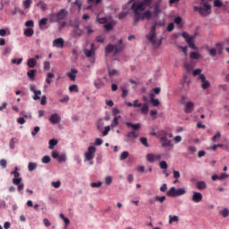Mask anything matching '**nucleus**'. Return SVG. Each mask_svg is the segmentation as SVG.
<instances>
[{
    "label": "nucleus",
    "instance_id": "obj_1",
    "mask_svg": "<svg viewBox=\"0 0 229 229\" xmlns=\"http://www.w3.org/2000/svg\"><path fill=\"white\" fill-rule=\"evenodd\" d=\"M152 3L153 0H141L139 3L134 2L131 4V9L133 10L134 13V26L137 22H139V21H144L145 19L149 21V19H151V11L147 10L144 12V10H146V8H149Z\"/></svg>",
    "mask_w": 229,
    "mask_h": 229
},
{
    "label": "nucleus",
    "instance_id": "obj_2",
    "mask_svg": "<svg viewBox=\"0 0 229 229\" xmlns=\"http://www.w3.org/2000/svg\"><path fill=\"white\" fill-rule=\"evenodd\" d=\"M162 26H164V21H156L151 27L149 33L146 36V38L154 46L155 49L162 46V40H157V28Z\"/></svg>",
    "mask_w": 229,
    "mask_h": 229
},
{
    "label": "nucleus",
    "instance_id": "obj_3",
    "mask_svg": "<svg viewBox=\"0 0 229 229\" xmlns=\"http://www.w3.org/2000/svg\"><path fill=\"white\" fill-rule=\"evenodd\" d=\"M67 10L60 9L57 13H52L48 15V21L51 24L54 22H60L61 21H65L67 17Z\"/></svg>",
    "mask_w": 229,
    "mask_h": 229
},
{
    "label": "nucleus",
    "instance_id": "obj_4",
    "mask_svg": "<svg viewBox=\"0 0 229 229\" xmlns=\"http://www.w3.org/2000/svg\"><path fill=\"white\" fill-rule=\"evenodd\" d=\"M124 49V43H123V39H120L118 41V44L112 45L108 44L106 47V55H110V53H114V55H117V53H121Z\"/></svg>",
    "mask_w": 229,
    "mask_h": 229
},
{
    "label": "nucleus",
    "instance_id": "obj_5",
    "mask_svg": "<svg viewBox=\"0 0 229 229\" xmlns=\"http://www.w3.org/2000/svg\"><path fill=\"white\" fill-rule=\"evenodd\" d=\"M160 142L162 148L173 147V142L171 141V140L167 139V132H163V135L160 137Z\"/></svg>",
    "mask_w": 229,
    "mask_h": 229
},
{
    "label": "nucleus",
    "instance_id": "obj_6",
    "mask_svg": "<svg viewBox=\"0 0 229 229\" xmlns=\"http://www.w3.org/2000/svg\"><path fill=\"white\" fill-rule=\"evenodd\" d=\"M96 154V147L89 146L88 151L85 153V160L90 161L94 160V155Z\"/></svg>",
    "mask_w": 229,
    "mask_h": 229
},
{
    "label": "nucleus",
    "instance_id": "obj_7",
    "mask_svg": "<svg viewBox=\"0 0 229 229\" xmlns=\"http://www.w3.org/2000/svg\"><path fill=\"white\" fill-rule=\"evenodd\" d=\"M211 10H212V6L207 3H204V5L203 7H201V10H200V15L202 17H207V15H210L212 12Z\"/></svg>",
    "mask_w": 229,
    "mask_h": 229
},
{
    "label": "nucleus",
    "instance_id": "obj_8",
    "mask_svg": "<svg viewBox=\"0 0 229 229\" xmlns=\"http://www.w3.org/2000/svg\"><path fill=\"white\" fill-rule=\"evenodd\" d=\"M147 161L153 163V162H158L161 160L162 156H160V154H153V153H149L146 156Z\"/></svg>",
    "mask_w": 229,
    "mask_h": 229
},
{
    "label": "nucleus",
    "instance_id": "obj_9",
    "mask_svg": "<svg viewBox=\"0 0 229 229\" xmlns=\"http://www.w3.org/2000/svg\"><path fill=\"white\" fill-rule=\"evenodd\" d=\"M199 79L201 81V87H202L203 90H207V89L210 88V81H207V77H205L204 74H200L199 76Z\"/></svg>",
    "mask_w": 229,
    "mask_h": 229
},
{
    "label": "nucleus",
    "instance_id": "obj_10",
    "mask_svg": "<svg viewBox=\"0 0 229 229\" xmlns=\"http://www.w3.org/2000/svg\"><path fill=\"white\" fill-rule=\"evenodd\" d=\"M139 137V134L135 131H131L128 132L124 137V142H131V139H137Z\"/></svg>",
    "mask_w": 229,
    "mask_h": 229
},
{
    "label": "nucleus",
    "instance_id": "obj_11",
    "mask_svg": "<svg viewBox=\"0 0 229 229\" xmlns=\"http://www.w3.org/2000/svg\"><path fill=\"white\" fill-rule=\"evenodd\" d=\"M191 200L193 203H200V201H203V194H201V192L193 191Z\"/></svg>",
    "mask_w": 229,
    "mask_h": 229
},
{
    "label": "nucleus",
    "instance_id": "obj_12",
    "mask_svg": "<svg viewBox=\"0 0 229 229\" xmlns=\"http://www.w3.org/2000/svg\"><path fill=\"white\" fill-rule=\"evenodd\" d=\"M47 21H49V18H42L41 20L38 21V28H39V30L44 31L45 30H47V28H49L47 26Z\"/></svg>",
    "mask_w": 229,
    "mask_h": 229
},
{
    "label": "nucleus",
    "instance_id": "obj_13",
    "mask_svg": "<svg viewBox=\"0 0 229 229\" xmlns=\"http://www.w3.org/2000/svg\"><path fill=\"white\" fill-rule=\"evenodd\" d=\"M64 44H65V41L62 38H58L53 41V47H59V49H64Z\"/></svg>",
    "mask_w": 229,
    "mask_h": 229
},
{
    "label": "nucleus",
    "instance_id": "obj_14",
    "mask_svg": "<svg viewBox=\"0 0 229 229\" xmlns=\"http://www.w3.org/2000/svg\"><path fill=\"white\" fill-rule=\"evenodd\" d=\"M61 121L60 115H58V114L55 113L53 114L50 115L49 117V122L52 124H58Z\"/></svg>",
    "mask_w": 229,
    "mask_h": 229
},
{
    "label": "nucleus",
    "instance_id": "obj_15",
    "mask_svg": "<svg viewBox=\"0 0 229 229\" xmlns=\"http://www.w3.org/2000/svg\"><path fill=\"white\" fill-rule=\"evenodd\" d=\"M194 110V104L193 102H186L184 112L185 114H192Z\"/></svg>",
    "mask_w": 229,
    "mask_h": 229
},
{
    "label": "nucleus",
    "instance_id": "obj_16",
    "mask_svg": "<svg viewBox=\"0 0 229 229\" xmlns=\"http://www.w3.org/2000/svg\"><path fill=\"white\" fill-rule=\"evenodd\" d=\"M149 98H150V103H151L152 106H160V100H158V98H155V94L150 93Z\"/></svg>",
    "mask_w": 229,
    "mask_h": 229
},
{
    "label": "nucleus",
    "instance_id": "obj_17",
    "mask_svg": "<svg viewBox=\"0 0 229 229\" xmlns=\"http://www.w3.org/2000/svg\"><path fill=\"white\" fill-rule=\"evenodd\" d=\"M81 35H83V30H81V29H80V25H75V29L73 30V37L75 38H80V37H81Z\"/></svg>",
    "mask_w": 229,
    "mask_h": 229
},
{
    "label": "nucleus",
    "instance_id": "obj_18",
    "mask_svg": "<svg viewBox=\"0 0 229 229\" xmlns=\"http://www.w3.org/2000/svg\"><path fill=\"white\" fill-rule=\"evenodd\" d=\"M196 189H198V191H205V189H207V182H205L203 181L197 182Z\"/></svg>",
    "mask_w": 229,
    "mask_h": 229
},
{
    "label": "nucleus",
    "instance_id": "obj_19",
    "mask_svg": "<svg viewBox=\"0 0 229 229\" xmlns=\"http://www.w3.org/2000/svg\"><path fill=\"white\" fill-rule=\"evenodd\" d=\"M76 74H78V70L72 69L71 72L68 73V77L70 78L71 81H76Z\"/></svg>",
    "mask_w": 229,
    "mask_h": 229
},
{
    "label": "nucleus",
    "instance_id": "obj_20",
    "mask_svg": "<svg viewBox=\"0 0 229 229\" xmlns=\"http://www.w3.org/2000/svg\"><path fill=\"white\" fill-rule=\"evenodd\" d=\"M27 65L28 67H30V69H35V67H37V60H35V58H30L27 61Z\"/></svg>",
    "mask_w": 229,
    "mask_h": 229
},
{
    "label": "nucleus",
    "instance_id": "obj_21",
    "mask_svg": "<svg viewBox=\"0 0 229 229\" xmlns=\"http://www.w3.org/2000/svg\"><path fill=\"white\" fill-rule=\"evenodd\" d=\"M119 119H121V115L114 117L113 121L111 122V128H117V126H119Z\"/></svg>",
    "mask_w": 229,
    "mask_h": 229
},
{
    "label": "nucleus",
    "instance_id": "obj_22",
    "mask_svg": "<svg viewBox=\"0 0 229 229\" xmlns=\"http://www.w3.org/2000/svg\"><path fill=\"white\" fill-rule=\"evenodd\" d=\"M27 76L31 81L35 80V76H37V70H30L27 72Z\"/></svg>",
    "mask_w": 229,
    "mask_h": 229
},
{
    "label": "nucleus",
    "instance_id": "obj_23",
    "mask_svg": "<svg viewBox=\"0 0 229 229\" xmlns=\"http://www.w3.org/2000/svg\"><path fill=\"white\" fill-rule=\"evenodd\" d=\"M186 44H188L189 47H191V49H197L196 45L194 44V37L188 38L186 40Z\"/></svg>",
    "mask_w": 229,
    "mask_h": 229
},
{
    "label": "nucleus",
    "instance_id": "obj_24",
    "mask_svg": "<svg viewBox=\"0 0 229 229\" xmlns=\"http://www.w3.org/2000/svg\"><path fill=\"white\" fill-rule=\"evenodd\" d=\"M169 225H173V223H178L180 221V217L178 216L169 215Z\"/></svg>",
    "mask_w": 229,
    "mask_h": 229
},
{
    "label": "nucleus",
    "instance_id": "obj_25",
    "mask_svg": "<svg viewBox=\"0 0 229 229\" xmlns=\"http://www.w3.org/2000/svg\"><path fill=\"white\" fill-rule=\"evenodd\" d=\"M166 196H169L170 198H176V188L172 187L167 192Z\"/></svg>",
    "mask_w": 229,
    "mask_h": 229
},
{
    "label": "nucleus",
    "instance_id": "obj_26",
    "mask_svg": "<svg viewBox=\"0 0 229 229\" xmlns=\"http://www.w3.org/2000/svg\"><path fill=\"white\" fill-rule=\"evenodd\" d=\"M37 6L42 10V12H46L47 10V4H46L44 1H39L37 4Z\"/></svg>",
    "mask_w": 229,
    "mask_h": 229
},
{
    "label": "nucleus",
    "instance_id": "obj_27",
    "mask_svg": "<svg viewBox=\"0 0 229 229\" xmlns=\"http://www.w3.org/2000/svg\"><path fill=\"white\" fill-rule=\"evenodd\" d=\"M126 126L128 128H132V130H139L140 128V123H131L130 122H126L125 123Z\"/></svg>",
    "mask_w": 229,
    "mask_h": 229
},
{
    "label": "nucleus",
    "instance_id": "obj_28",
    "mask_svg": "<svg viewBox=\"0 0 229 229\" xmlns=\"http://www.w3.org/2000/svg\"><path fill=\"white\" fill-rule=\"evenodd\" d=\"M34 33L35 31L31 28H28L23 31V35H25V37H33Z\"/></svg>",
    "mask_w": 229,
    "mask_h": 229
},
{
    "label": "nucleus",
    "instance_id": "obj_29",
    "mask_svg": "<svg viewBox=\"0 0 229 229\" xmlns=\"http://www.w3.org/2000/svg\"><path fill=\"white\" fill-rule=\"evenodd\" d=\"M140 112L143 115H148V113L149 112V106H148V104L141 105Z\"/></svg>",
    "mask_w": 229,
    "mask_h": 229
},
{
    "label": "nucleus",
    "instance_id": "obj_30",
    "mask_svg": "<svg viewBox=\"0 0 229 229\" xmlns=\"http://www.w3.org/2000/svg\"><path fill=\"white\" fill-rule=\"evenodd\" d=\"M17 142H19L17 138H12L9 143L10 149H15V144H17Z\"/></svg>",
    "mask_w": 229,
    "mask_h": 229
},
{
    "label": "nucleus",
    "instance_id": "obj_31",
    "mask_svg": "<svg viewBox=\"0 0 229 229\" xmlns=\"http://www.w3.org/2000/svg\"><path fill=\"white\" fill-rule=\"evenodd\" d=\"M37 166H38L37 163L30 162L28 165V169L30 173L35 171L37 169Z\"/></svg>",
    "mask_w": 229,
    "mask_h": 229
},
{
    "label": "nucleus",
    "instance_id": "obj_32",
    "mask_svg": "<svg viewBox=\"0 0 229 229\" xmlns=\"http://www.w3.org/2000/svg\"><path fill=\"white\" fill-rule=\"evenodd\" d=\"M48 144H49V146H48L49 149H54L55 146H56V144H58V140L52 139L48 141Z\"/></svg>",
    "mask_w": 229,
    "mask_h": 229
},
{
    "label": "nucleus",
    "instance_id": "obj_33",
    "mask_svg": "<svg viewBox=\"0 0 229 229\" xmlns=\"http://www.w3.org/2000/svg\"><path fill=\"white\" fill-rule=\"evenodd\" d=\"M114 26H115V23H114V21H111V22L104 25V28L106 31H110V30H114Z\"/></svg>",
    "mask_w": 229,
    "mask_h": 229
},
{
    "label": "nucleus",
    "instance_id": "obj_34",
    "mask_svg": "<svg viewBox=\"0 0 229 229\" xmlns=\"http://www.w3.org/2000/svg\"><path fill=\"white\" fill-rule=\"evenodd\" d=\"M128 157H130V152L129 151H123L121 153L120 157H119V160H126V158H128Z\"/></svg>",
    "mask_w": 229,
    "mask_h": 229
},
{
    "label": "nucleus",
    "instance_id": "obj_35",
    "mask_svg": "<svg viewBox=\"0 0 229 229\" xmlns=\"http://www.w3.org/2000/svg\"><path fill=\"white\" fill-rule=\"evenodd\" d=\"M191 83V81H187V75H183V79L182 81V87H185L187 85V89H185V90H187L189 89V84Z\"/></svg>",
    "mask_w": 229,
    "mask_h": 229
},
{
    "label": "nucleus",
    "instance_id": "obj_36",
    "mask_svg": "<svg viewBox=\"0 0 229 229\" xmlns=\"http://www.w3.org/2000/svg\"><path fill=\"white\" fill-rule=\"evenodd\" d=\"M40 96H42V91L40 89H38V91L34 92V101H38V99H40Z\"/></svg>",
    "mask_w": 229,
    "mask_h": 229
},
{
    "label": "nucleus",
    "instance_id": "obj_37",
    "mask_svg": "<svg viewBox=\"0 0 229 229\" xmlns=\"http://www.w3.org/2000/svg\"><path fill=\"white\" fill-rule=\"evenodd\" d=\"M187 191L185 188H179L176 190V196H183V194H186Z\"/></svg>",
    "mask_w": 229,
    "mask_h": 229
},
{
    "label": "nucleus",
    "instance_id": "obj_38",
    "mask_svg": "<svg viewBox=\"0 0 229 229\" xmlns=\"http://www.w3.org/2000/svg\"><path fill=\"white\" fill-rule=\"evenodd\" d=\"M221 139V132H216L215 136L212 137L211 141L212 142H217Z\"/></svg>",
    "mask_w": 229,
    "mask_h": 229
},
{
    "label": "nucleus",
    "instance_id": "obj_39",
    "mask_svg": "<svg viewBox=\"0 0 229 229\" xmlns=\"http://www.w3.org/2000/svg\"><path fill=\"white\" fill-rule=\"evenodd\" d=\"M55 78V74L52 72L47 73V78H46V82L47 85H51V79Z\"/></svg>",
    "mask_w": 229,
    "mask_h": 229
},
{
    "label": "nucleus",
    "instance_id": "obj_40",
    "mask_svg": "<svg viewBox=\"0 0 229 229\" xmlns=\"http://www.w3.org/2000/svg\"><path fill=\"white\" fill-rule=\"evenodd\" d=\"M97 21L99 22V24H106V22H108L106 17L99 18V15L97 16Z\"/></svg>",
    "mask_w": 229,
    "mask_h": 229
},
{
    "label": "nucleus",
    "instance_id": "obj_41",
    "mask_svg": "<svg viewBox=\"0 0 229 229\" xmlns=\"http://www.w3.org/2000/svg\"><path fill=\"white\" fill-rule=\"evenodd\" d=\"M190 57L191 60H199V54L198 52H191Z\"/></svg>",
    "mask_w": 229,
    "mask_h": 229
},
{
    "label": "nucleus",
    "instance_id": "obj_42",
    "mask_svg": "<svg viewBox=\"0 0 229 229\" xmlns=\"http://www.w3.org/2000/svg\"><path fill=\"white\" fill-rule=\"evenodd\" d=\"M140 142L145 146V148H149V144L148 143V138L141 137L140 139Z\"/></svg>",
    "mask_w": 229,
    "mask_h": 229
},
{
    "label": "nucleus",
    "instance_id": "obj_43",
    "mask_svg": "<svg viewBox=\"0 0 229 229\" xmlns=\"http://www.w3.org/2000/svg\"><path fill=\"white\" fill-rule=\"evenodd\" d=\"M94 86L96 87V89H101V87L105 86V83L102 81H96L94 82Z\"/></svg>",
    "mask_w": 229,
    "mask_h": 229
},
{
    "label": "nucleus",
    "instance_id": "obj_44",
    "mask_svg": "<svg viewBox=\"0 0 229 229\" xmlns=\"http://www.w3.org/2000/svg\"><path fill=\"white\" fill-rule=\"evenodd\" d=\"M216 51H217L218 55H222L223 54V44L216 43Z\"/></svg>",
    "mask_w": 229,
    "mask_h": 229
},
{
    "label": "nucleus",
    "instance_id": "obj_45",
    "mask_svg": "<svg viewBox=\"0 0 229 229\" xmlns=\"http://www.w3.org/2000/svg\"><path fill=\"white\" fill-rule=\"evenodd\" d=\"M42 164H49L51 162V157L49 156H45L41 159Z\"/></svg>",
    "mask_w": 229,
    "mask_h": 229
},
{
    "label": "nucleus",
    "instance_id": "obj_46",
    "mask_svg": "<svg viewBox=\"0 0 229 229\" xmlns=\"http://www.w3.org/2000/svg\"><path fill=\"white\" fill-rule=\"evenodd\" d=\"M154 201H159V203H164V201H165V196H162V197L156 196L154 198Z\"/></svg>",
    "mask_w": 229,
    "mask_h": 229
},
{
    "label": "nucleus",
    "instance_id": "obj_47",
    "mask_svg": "<svg viewBox=\"0 0 229 229\" xmlns=\"http://www.w3.org/2000/svg\"><path fill=\"white\" fill-rule=\"evenodd\" d=\"M85 30L87 31V35H92V33H94V30H92V25L86 26Z\"/></svg>",
    "mask_w": 229,
    "mask_h": 229
},
{
    "label": "nucleus",
    "instance_id": "obj_48",
    "mask_svg": "<svg viewBox=\"0 0 229 229\" xmlns=\"http://www.w3.org/2000/svg\"><path fill=\"white\" fill-rule=\"evenodd\" d=\"M132 106L134 108H140V106H142V103L139 102V100L136 99L132 102Z\"/></svg>",
    "mask_w": 229,
    "mask_h": 229
},
{
    "label": "nucleus",
    "instance_id": "obj_49",
    "mask_svg": "<svg viewBox=\"0 0 229 229\" xmlns=\"http://www.w3.org/2000/svg\"><path fill=\"white\" fill-rule=\"evenodd\" d=\"M25 26L27 28H33L35 26V22L33 21V20H29L25 22Z\"/></svg>",
    "mask_w": 229,
    "mask_h": 229
},
{
    "label": "nucleus",
    "instance_id": "obj_50",
    "mask_svg": "<svg viewBox=\"0 0 229 229\" xmlns=\"http://www.w3.org/2000/svg\"><path fill=\"white\" fill-rule=\"evenodd\" d=\"M220 214L224 216V217H228L229 216V210L228 208H224L223 210L220 211Z\"/></svg>",
    "mask_w": 229,
    "mask_h": 229
},
{
    "label": "nucleus",
    "instance_id": "obj_51",
    "mask_svg": "<svg viewBox=\"0 0 229 229\" xmlns=\"http://www.w3.org/2000/svg\"><path fill=\"white\" fill-rule=\"evenodd\" d=\"M51 185L52 187H55V189H60V185H62V182L60 181L52 182Z\"/></svg>",
    "mask_w": 229,
    "mask_h": 229
},
{
    "label": "nucleus",
    "instance_id": "obj_52",
    "mask_svg": "<svg viewBox=\"0 0 229 229\" xmlns=\"http://www.w3.org/2000/svg\"><path fill=\"white\" fill-rule=\"evenodd\" d=\"M214 6L216 8H221L223 6V2H221L220 0H215Z\"/></svg>",
    "mask_w": 229,
    "mask_h": 229
},
{
    "label": "nucleus",
    "instance_id": "obj_53",
    "mask_svg": "<svg viewBox=\"0 0 229 229\" xmlns=\"http://www.w3.org/2000/svg\"><path fill=\"white\" fill-rule=\"evenodd\" d=\"M21 182H22V178H13V185H19L21 184Z\"/></svg>",
    "mask_w": 229,
    "mask_h": 229
},
{
    "label": "nucleus",
    "instance_id": "obj_54",
    "mask_svg": "<svg viewBox=\"0 0 229 229\" xmlns=\"http://www.w3.org/2000/svg\"><path fill=\"white\" fill-rule=\"evenodd\" d=\"M58 162H65L67 160V157H65V154L59 155L57 157Z\"/></svg>",
    "mask_w": 229,
    "mask_h": 229
},
{
    "label": "nucleus",
    "instance_id": "obj_55",
    "mask_svg": "<svg viewBox=\"0 0 229 229\" xmlns=\"http://www.w3.org/2000/svg\"><path fill=\"white\" fill-rule=\"evenodd\" d=\"M108 72H109V76L111 77L117 76V74H119L117 70H114V69H109Z\"/></svg>",
    "mask_w": 229,
    "mask_h": 229
},
{
    "label": "nucleus",
    "instance_id": "obj_56",
    "mask_svg": "<svg viewBox=\"0 0 229 229\" xmlns=\"http://www.w3.org/2000/svg\"><path fill=\"white\" fill-rule=\"evenodd\" d=\"M69 90L71 92H78V85L76 84H73L72 86L69 87Z\"/></svg>",
    "mask_w": 229,
    "mask_h": 229
},
{
    "label": "nucleus",
    "instance_id": "obj_57",
    "mask_svg": "<svg viewBox=\"0 0 229 229\" xmlns=\"http://www.w3.org/2000/svg\"><path fill=\"white\" fill-rule=\"evenodd\" d=\"M122 98H126V96H128V89L125 87H122Z\"/></svg>",
    "mask_w": 229,
    "mask_h": 229
},
{
    "label": "nucleus",
    "instance_id": "obj_58",
    "mask_svg": "<svg viewBox=\"0 0 229 229\" xmlns=\"http://www.w3.org/2000/svg\"><path fill=\"white\" fill-rule=\"evenodd\" d=\"M23 5H24V8H25V9L30 8V6H31V0H25V1L23 2Z\"/></svg>",
    "mask_w": 229,
    "mask_h": 229
},
{
    "label": "nucleus",
    "instance_id": "obj_59",
    "mask_svg": "<svg viewBox=\"0 0 229 229\" xmlns=\"http://www.w3.org/2000/svg\"><path fill=\"white\" fill-rule=\"evenodd\" d=\"M108 131H110V126L107 125L102 132L103 137H106V135H108Z\"/></svg>",
    "mask_w": 229,
    "mask_h": 229
},
{
    "label": "nucleus",
    "instance_id": "obj_60",
    "mask_svg": "<svg viewBox=\"0 0 229 229\" xmlns=\"http://www.w3.org/2000/svg\"><path fill=\"white\" fill-rule=\"evenodd\" d=\"M12 64H16V65H21L22 64V58L20 59H12Z\"/></svg>",
    "mask_w": 229,
    "mask_h": 229
},
{
    "label": "nucleus",
    "instance_id": "obj_61",
    "mask_svg": "<svg viewBox=\"0 0 229 229\" xmlns=\"http://www.w3.org/2000/svg\"><path fill=\"white\" fill-rule=\"evenodd\" d=\"M159 166H160L161 169H167V162H165V161H161V162L159 163Z\"/></svg>",
    "mask_w": 229,
    "mask_h": 229
},
{
    "label": "nucleus",
    "instance_id": "obj_62",
    "mask_svg": "<svg viewBox=\"0 0 229 229\" xmlns=\"http://www.w3.org/2000/svg\"><path fill=\"white\" fill-rule=\"evenodd\" d=\"M104 124H105V123H103V120H98V124H97L98 130H102Z\"/></svg>",
    "mask_w": 229,
    "mask_h": 229
},
{
    "label": "nucleus",
    "instance_id": "obj_63",
    "mask_svg": "<svg viewBox=\"0 0 229 229\" xmlns=\"http://www.w3.org/2000/svg\"><path fill=\"white\" fill-rule=\"evenodd\" d=\"M128 15V12H122L119 13L118 15V19L121 20V19H124V17H126Z\"/></svg>",
    "mask_w": 229,
    "mask_h": 229
},
{
    "label": "nucleus",
    "instance_id": "obj_64",
    "mask_svg": "<svg viewBox=\"0 0 229 229\" xmlns=\"http://www.w3.org/2000/svg\"><path fill=\"white\" fill-rule=\"evenodd\" d=\"M158 114V111L157 110H151L150 111V115L153 119H157V114Z\"/></svg>",
    "mask_w": 229,
    "mask_h": 229
}]
</instances>
